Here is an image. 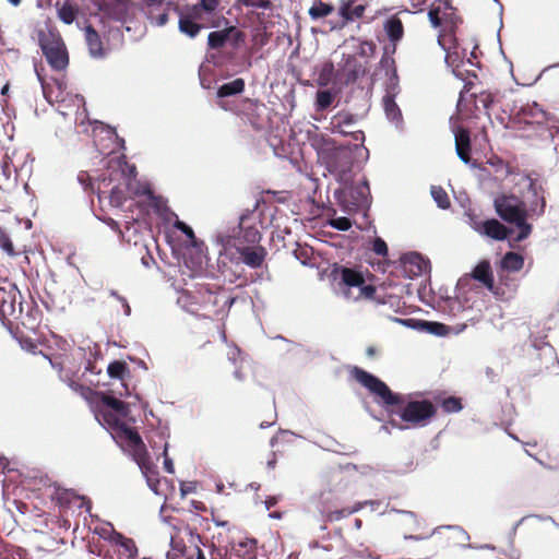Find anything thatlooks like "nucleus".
<instances>
[{
	"label": "nucleus",
	"instance_id": "nucleus-16",
	"mask_svg": "<svg viewBox=\"0 0 559 559\" xmlns=\"http://www.w3.org/2000/svg\"><path fill=\"white\" fill-rule=\"evenodd\" d=\"M243 38L245 35L241 31L235 26H229L222 31L211 32L207 36V46L210 49L218 50L223 48L228 40H231L234 46H238Z\"/></svg>",
	"mask_w": 559,
	"mask_h": 559
},
{
	"label": "nucleus",
	"instance_id": "nucleus-15",
	"mask_svg": "<svg viewBox=\"0 0 559 559\" xmlns=\"http://www.w3.org/2000/svg\"><path fill=\"white\" fill-rule=\"evenodd\" d=\"M97 9L108 17L124 22L130 9V0H93Z\"/></svg>",
	"mask_w": 559,
	"mask_h": 559
},
{
	"label": "nucleus",
	"instance_id": "nucleus-28",
	"mask_svg": "<svg viewBox=\"0 0 559 559\" xmlns=\"http://www.w3.org/2000/svg\"><path fill=\"white\" fill-rule=\"evenodd\" d=\"M17 179V169L13 165L11 158L4 155L1 162L0 173V189H8L10 186H14Z\"/></svg>",
	"mask_w": 559,
	"mask_h": 559
},
{
	"label": "nucleus",
	"instance_id": "nucleus-50",
	"mask_svg": "<svg viewBox=\"0 0 559 559\" xmlns=\"http://www.w3.org/2000/svg\"><path fill=\"white\" fill-rule=\"evenodd\" d=\"M174 226H175V228L180 230L182 234H185L187 236V238H189V240L191 241L192 245H195L197 238H195L193 229L189 225H187L185 222L177 221L174 224Z\"/></svg>",
	"mask_w": 559,
	"mask_h": 559
},
{
	"label": "nucleus",
	"instance_id": "nucleus-49",
	"mask_svg": "<svg viewBox=\"0 0 559 559\" xmlns=\"http://www.w3.org/2000/svg\"><path fill=\"white\" fill-rule=\"evenodd\" d=\"M246 7H252L257 9L271 10L273 4L271 0H238Z\"/></svg>",
	"mask_w": 559,
	"mask_h": 559
},
{
	"label": "nucleus",
	"instance_id": "nucleus-33",
	"mask_svg": "<svg viewBox=\"0 0 559 559\" xmlns=\"http://www.w3.org/2000/svg\"><path fill=\"white\" fill-rule=\"evenodd\" d=\"M362 507H364V503L358 502L353 507H345L342 509H335L333 511H326L324 513V520L328 522L340 521L344 518L349 516L350 514H353L355 512H358L360 509H362Z\"/></svg>",
	"mask_w": 559,
	"mask_h": 559
},
{
	"label": "nucleus",
	"instance_id": "nucleus-29",
	"mask_svg": "<svg viewBox=\"0 0 559 559\" xmlns=\"http://www.w3.org/2000/svg\"><path fill=\"white\" fill-rule=\"evenodd\" d=\"M57 15L64 24H72L79 15V7L70 0L57 1Z\"/></svg>",
	"mask_w": 559,
	"mask_h": 559
},
{
	"label": "nucleus",
	"instance_id": "nucleus-45",
	"mask_svg": "<svg viewBox=\"0 0 559 559\" xmlns=\"http://www.w3.org/2000/svg\"><path fill=\"white\" fill-rule=\"evenodd\" d=\"M377 50V46L372 40H360L357 53L360 57L370 58L373 57Z\"/></svg>",
	"mask_w": 559,
	"mask_h": 559
},
{
	"label": "nucleus",
	"instance_id": "nucleus-18",
	"mask_svg": "<svg viewBox=\"0 0 559 559\" xmlns=\"http://www.w3.org/2000/svg\"><path fill=\"white\" fill-rule=\"evenodd\" d=\"M527 190L532 195L528 209H526L528 217H542L546 212L547 205L544 187L538 185L536 180L531 179Z\"/></svg>",
	"mask_w": 559,
	"mask_h": 559
},
{
	"label": "nucleus",
	"instance_id": "nucleus-43",
	"mask_svg": "<svg viewBox=\"0 0 559 559\" xmlns=\"http://www.w3.org/2000/svg\"><path fill=\"white\" fill-rule=\"evenodd\" d=\"M70 388L75 391V392H79L84 399L86 400H91L93 397H97L99 400L100 397V394L102 393H98V392H95L94 390H92L91 388L88 386H85L83 384H80L75 381H71L69 383Z\"/></svg>",
	"mask_w": 559,
	"mask_h": 559
},
{
	"label": "nucleus",
	"instance_id": "nucleus-11",
	"mask_svg": "<svg viewBox=\"0 0 559 559\" xmlns=\"http://www.w3.org/2000/svg\"><path fill=\"white\" fill-rule=\"evenodd\" d=\"M23 316L21 293L16 286L8 284L0 286V318L2 320H19Z\"/></svg>",
	"mask_w": 559,
	"mask_h": 559
},
{
	"label": "nucleus",
	"instance_id": "nucleus-13",
	"mask_svg": "<svg viewBox=\"0 0 559 559\" xmlns=\"http://www.w3.org/2000/svg\"><path fill=\"white\" fill-rule=\"evenodd\" d=\"M355 123V117L350 112H338L332 118V132L342 135H350L356 142L365 141V133L361 130H353L352 126Z\"/></svg>",
	"mask_w": 559,
	"mask_h": 559
},
{
	"label": "nucleus",
	"instance_id": "nucleus-12",
	"mask_svg": "<svg viewBox=\"0 0 559 559\" xmlns=\"http://www.w3.org/2000/svg\"><path fill=\"white\" fill-rule=\"evenodd\" d=\"M235 248L241 261L251 269H259L265 261L267 251L262 246H238L235 240L226 241V249Z\"/></svg>",
	"mask_w": 559,
	"mask_h": 559
},
{
	"label": "nucleus",
	"instance_id": "nucleus-54",
	"mask_svg": "<svg viewBox=\"0 0 559 559\" xmlns=\"http://www.w3.org/2000/svg\"><path fill=\"white\" fill-rule=\"evenodd\" d=\"M372 250L376 254L385 257L388 254V246L382 238L377 237L373 240Z\"/></svg>",
	"mask_w": 559,
	"mask_h": 559
},
{
	"label": "nucleus",
	"instance_id": "nucleus-38",
	"mask_svg": "<svg viewBox=\"0 0 559 559\" xmlns=\"http://www.w3.org/2000/svg\"><path fill=\"white\" fill-rule=\"evenodd\" d=\"M107 372L110 378L123 380L129 376L130 369L123 360H114L108 365Z\"/></svg>",
	"mask_w": 559,
	"mask_h": 559
},
{
	"label": "nucleus",
	"instance_id": "nucleus-22",
	"mask_svg": "<svg viewBox=\"0 0 559 559\" xmlns=\"http://www.w3.org/2000/svg\"><path fill=\"white\" fill-rule=\"evenodd\" d=\"M471 276L481 283L484 287L497 295V287L495 286L493 274L489 261H480L472 271Z\"/></svg>",
	"mask_w": 559,
	"mask_h": 559
},
{
	"label": "nucleus",
	"instance_id": "nucleus-56",
	"mask_svg": "<svg viewBox=\"0 0 559 559\" xmlns=\"http://www.w3.org/2000/svg\"><path fill=\"white\" fill-rule=\"evenodd\" d=\"M37 313H38L37 309L31 308L26 313L27 321H24L23 319L21 320L22 325L34 329L36 321H37V317H36Z\"/></svg>",
	"mask_w": 559,
	"mask_h": 559
},
{
	"label": "nucleus",
	"instance_id": "nucleus-47",
	"mask_svg": "<svg viewBox=\"0 0 559 559\" xmlns=\"http://www.w3.org/2000/svg\"><path fill=\"white\" fill-rule=\"evenodd\" d=\"M380 66L385 70V73L389 75H396V67L394 58L390 57L386 52L382 56L380 60Z\"/></svg>",
	"mask_w": 559,
	"mask_h": 559
},
{
	"label": "nucleus",
	"instance_id": "nucleus-64",
	"mask_svg": "<svg viewBox=\"0 0 559 559\" xmlns=\"http://www.w3.org/2000/svg\"><path fill=\"white\" fill-rule=\"evenodd\" d=\"M78 179L80 180V182L82 185H85L86 180H90L88 178V175L86 173H81L79 176H78Z\"/></svg>",
	"mask_w": 559,
	"mask_h": 559
},
{
	"label": "nucleus",
	"instance_id": "nucleus-24",
	"mask_svg": "<svg viewBox=\"0 0 559 559\" xmlns=\"http://www.w3.org/2000/svg\"><path fill=\"white\" fill-rule=\"evenodd\" d=\"M401 323L416 328L420 326L421 330L426 331L427 333L437 335V336H445L450 333L451 328L435 321H416L414 319H406V320H399Z\"/></svg>",
	"mask_w": 559,
	"mask_h": 559
},
{
	"label": "nucleus",
	"instance_id": "nucleus-37",
	"mask_svg": "<svg viewBox=\"0 0 559 559\" xmlns=\"http://www.w3.org/2000/svg\"><path fill=\"white\" fill-rule=\"evenodd\" d=\"M383 106H384L385 115L391 121L396 122V123L402 121V112L392 96H390V95L384 96Z\"/></svg>",
	"mask_w": 559,
	"mask_h": 559
},
{
	"label": "nucleus",
	"instance_id": "nucleus-23",
	"mask_svg": "<svg viewBox=\"0 0 559 559\" xmlns=\"http://www.w3.org/2000/svg\"><path fill=\"white\" fill-rule=\"evenodd\" d=\"M384 32L392 44V52H395L396 44L404 37V25L396 15H391L383 24Z\"/></svg>",
	"mask_w": 559,
	"mask_h": 559
},
{
	"label": "nucleus",
	"instance_id": "nucleus-1",
	"mask_svg": "<svg viewBox=\"0 0 559 559\" xmlns=\"http://www.w3.org/2000/svg\"><path fill=\"white\" fill-rule=\"evenodd\" d=\"M352 379L360 383L379 401L389 416L396 415L406 425L397 424L393 418L390 424L399 429L409 427H424L437 414V408L429 400H407L405 395L394 393L382 380L367 372L360 367L353 366L349 369Z\"/></svg>",
	"mask_w": 559,
	"mask_h": 559
},
{
	"label": "nucleus",
	"instance_id": "nucleus-3",
	"mask_svg": "<svg viewBox=\"0 0 559 559\" xmlns=\"http://www.w3.org/2000/svg\"><path fill=\"white\" fill-rule=\"evenodd\" d=\"M223 290L218 285L199 283L193 289L183 292L179 300L192 314L210 318L233 302V299L222 296Z\"/></svg>",
	"mask_w": 559,
	"mask_h": 559
},
{
	"label": "nucleus",
	"instance_id": "nucleus-34",
	"mask_svg": "<svg viewBox=\"0 0 559 559\" xmlns=\"http://www.w3.org/2000/svg\"><path fill=\"white\" fill-rule=\"evenodd\" d=\"M235 554L242 559H255L257 543L253 539H246L233 547Z\"/></svg>",
	"mask_w": 559,
	"mask_h": 559
},
{
	"label": "nucleus",
	"instance_id": "nucleus-19",
	"mask_svg": "<svg viewBox=\"0 0 559 559\" xmlns=\"http://www.w3.org/2000/svg\"><path fill=\"white\" fill-rule=\"evenodd\" d=\"M473 228L493 240H506L508 236L512 233V229L503 225L496 218H490L484 222H475Z\"/></svg>",
	"mask_w": 559,
	"mask_h": 559
},
{
	"label": "nucleus",
	"instance_id": "nucleus-27",
	"mask_svg": "<svg viewBox=\"0 0 559 559\" xmlns=\"http://www.w3.org/2000/svg\"><path fill=\"white\" fill-rule=\"evenodd\" d=\"M85 41L92 57L103 58L106 56V50L104 49L103 40L99 34L95 31V28L92 25L85 27Z\"/></svg>",
	"mask_w": 559,
	"mask_h": 559
},
{
	"label": "nucleus",
	"instance_id": "nucleus-31",
	"mask_svg": "<svg viewBox=\"0 0 559 559\" xmlns=\"http://www.w3.org/2000/svg\"><path fill=\"white\" fill-rule=\"evenodd\" d=\"M109 168L112 169V171H110V181H112L111 176L115 171L121 173V176L126 185H128L129 181L132 178H135L136 176V167L134 165L128 164V162L123 157L117 158L116 160H111Z\"/></svg>",
	"mask_w": 559,
	"mask_h": 559
},
{
	"label": "nucleus",
	"instance_id": "nucleus-51",
	"mask_svg": "<svg viewBox=\"0 0 559 559\" xmlns=\"http://www.w3.org/2000/svg\"><path fill=\"white\" fill-rule=\"evenodd\" d=\"M366 73L365 68L360 64L355 62L352 69L347 72V82H356L358 78L362 76Z\"/></svg>",
	"mask_w": 559,
	"mask_h": 559
},
{
	"label": "nucleus",
	"instance_id": "nucleus-20",
	"mask_svg": "<svg viewBox=\"0 0 559 559\" xmlns=\"http://www.w3.org/2000/svg\"><path fill=\"white\" fill-rule=\"evenodd\" d=\"M27 245L14 230L0 227V249L9 257H16L26 252Z\"/></svg>",
	"mask_w": 559,
	"mask_h": 559
},
{
	"label": "nucleus",
	"instance_id": "nucleus-61",
	"mask_svg": "<svg viewBox=\"0 0 559 559\" xmlns=\"http://www.w3.org/2000/svg\"><path fill=\"white\" fill-rule=\"evenodd\" d=\"M147 7H160L164 0H144Z\"/></svg>",
	"mask_w": 559,
	"mask_h": 559
},
{
	"label": "nucleus",
	"instance_id": "nucleus-58",
	"mask_svg": "<svg viewBox=\"0 0 559 559\" xmlns=\"http://www.w3.org/2000/svg\"><path fill=\"white\" fill-rule=\"evenodd\" d=\"M168 20V14L166 12H163L156 17V25L164 26L167 24Z\"/></svg>",
	"mask_w": 559,
	"mask_h": 559
},
{
	"label": "nucleus",
	"instance_id": "nucleus-21",
	"mask_svg": "<svg viewBox=\"0 0 559 559\" xmlns=\"http://www.w3.org/2000/svg\"><path fill=\"white\" fill-rule=\"evenodd\" d=\"M366 10L367 4L358 3L357 0H342L338 7V15L345 25L364 17Z\"/></svg>",
	"mask_w": 559,
	"mask_h": 559
},
{
	"label": "nucleus",
	"instance_id": "nucleus-6",
	"mask_svg": "<svg viewBox=\"0 0 559 559\" xmlns=\"http://www.w3.org/2000/svg\"><path fill=\"white\" fill-rule=\"evenodd\" d=\"M493 206L497 215L503 222L518 227L519 233L515 241H523L531 235L533 226L527 223L528 212L524 202L519 197L513 193L499 194L493 200Z\"/></svg>",
	"mask_w": 559,
	"mask_h": 559
},
{
	"label": "nucleus",
	"instance_id": "nucleus-17",
	"mask_svg": "<svg viewBox=\"0 0 559 559\" xmlns=\"http://www.w3.org/2000/svg\"><path fill=\"white\" fill-rule=\"evenodd\" d=\"M401 267L404 276L415 278L427 273L430 269V263L419 253L412 252L401 258Z\"/></svg>",
	"mask_w": 559,
	"mask_h": 559
},
{
	"label": "nucleus",
	"instance_id": "nucleus-9",
	"mask_svg": "<svg viewBox=\"0 0 559 559\" xmlns=\"http://www.w3.org/2000/svg\"><path fill=\"white\" fill-rule=\"evenodd\" d=\"M99 416L102 417L100 420H103L110 430L112 438L118 442L124 443L127 447L131 443L140 442L141 436L139 432L124 423L127 417H122L118 415V413L105 408L99 409Z\"/></svg>",
	"mask_w": 559,
	"mask_h": 559
},
{
	"label": "nucleus",
	"instance_id": "nucleus-40",
	"mask_svg": "<svg viewBox=\"0 0 559 559\" xmlns=\"http://www.w3.org/2000/svg\"><path fill=\"white\" fill-rule=\"evenodd\" d=\"M334 100V95L330 91H318L316 94V109L323 111L328 109Z\"/></svg>",
	"mask_w": 559,
	"mask_h": 559
},
{
	"label": "nucleus",
	"instance_id": "nucleus-30",
	"mask_svg": "<svg viewBox=\"0 0 559 559\" xmlns=\"http://www.w3.org/2000/svg\"><path fill=\"white\" fill-rule=\"evenodd\" d=\"M99 401H102L100 408L116 412L122 417H128L130 414L129 405L115 396L102 393Z\"/></svg>",
	"mask_w": 559,
	"mask_h": 559
},
{
	"label": "nucleus",
	"instance_id": "nucleus-41",
	"mask_svg": "<svg viewBox=\"0 0 559 559\" xmlns=\"http://www.w3.org/2000/svg\"><path fill=\"white\" fill-rule=\"evenodd\" d=\"M333 75L334 64L332 62L324 63L318 74L317 84L321 87L328 86L331 83Z\"/></svg>",
	"mask_w": 559,
	"mask_h": 559
},
{
	"label": "nucleus",
	"instance_id": "nucleus-59",
	"mask_svg": "<svg viewBox=\"0 0 559 559\" xmlns=\"http://www.w3.org/2000/svg\"><path fill=\"white\" fill-rule=\"evenodd\" d=\"M107 224L110 226V228H111V229H114V230L118 231V233H119V235H120V237H123V233H122V230L120 229L119 224H118L115 219L109 218V219L107 221Z\"/></svg>",
	"mask_w": 559,
	"mask_h": 559
},
{
	"label": "nucleus",
	"instance_id": "nucleus-14",
	"mask_svg": "<svg viewBox=\"0 0 559 559\" xmlns=\"http://www.w3.org/2000/svg\"><path fill=\"white\" fill-rule=\"evenodd\" d=\"M246 219H247V216L246 215H242L240 217V222H239V233L238 235H225L222 237V241H223V245L224 247L226 248V241L228 239H233L235 240V242L238 245V246H257L262 236H261V233L259 231V229L254 226H246Z\"/></svg>",
	"mask_w": 559,
	"mask_h": 559
},
{
	"label": "nucleus",
	"instance_id": "nucleus-48",
	"mask_svg": "<svg viewBox=\"0 0 559 559\" xmlns=\"http://www.w3.org/2000/svg\"><path fill=\"white\" fill-rule=\"evenodd\" d=\"M329 224L341 231H346L352 227V221L348 217H335L331 218Z\"/></svg>",
	"mask_w": 559,
	"mask_h": 559
},
{
	"label": "nucleus",
	"instance_id": "nucleus-62",
	"mask_svg": "<svg viewBox=\"0 0 559 559\" xmlns=\"http://www.w3.org/2000/svg\"><path fill=\"white\" fill-rule=\"evenodd\" d=\"M277 502V499L275 497H269L266 500H265V506H266V509L270 510L272 507H274Z\"/></svg>",
	"mask_w": 559,
	"mask_h": 559
},
{
	"label": "nucleus",
	"instance_id": "nucleus-7",
	"mask_svg": "<svg viewBox=\"0 0 559 559\" xmlns=\"http://www.w3.org/2000/svg\"><path fill=\"white\" fill-rule=\"evenodd\" d=\"M341 281L347 287H358L360 289L359 296L360 298L374 300L378 304H388L393 305L392 299H395L393 296H386L384 294H380V290H383L382 287L378 288L373 285H365V277L361 272L349 269L342 267L340 271Z\"/></svg>",
	"mask_w": 559,
	"mask_h": 559
},
{
	"label": "nucleus",
	"instance_id": "nucleus-4",
	"mask_svg": "<svg viewBox=\"0 0 559 559\" xmlns=\"http://www.w3.org/2000/svg\"><path fill=\"white\" fill-rule=\"evenodd\" d=\"M428 20L433 28L438 31V45L447 50L449 44L456 45V33L463 24V17L453 0H433L428 9Z\"/></svg>",
	"mask_w": 559,
	"mask_h": 559
},
{
	"label": "nucleus",
	"instance_id": "nucleus-10",
	"mask_svg": "<svg viewBox=\"0 0 559 559\" xmlns=\"http://www.w3.org/2000/svg\"><path fill=\"white\" fill-rule=\"evenodd\" d=\"M128 448L133 456V460L136 462L143 475L145 476L147 485L152 490L157 492V486L159 484L158 471L155 463L151 460L142 438L140 437L139 443H131L128 445Z\"/></svg>",
	"mask_w": 559,
	"mask_h": 559
},
{
	"label": "nucleus",
	"instance_id": "nucleus-53",
	"mask_svg": "<svg viewBox=\"0 0 559 559\" xmlns=\"http://www.w3.org/2000/svg\"><path fill=\"white\" fill-rule=\"evenodd\" d=\"M36 70V74H37V78L41 84V90H43V94L45 96V98L49 102V103H52V87L50 86V84H48L47 82H45L44 78L40 75L39 71L37 69Z\"/></svg>",
	"mask_w": 559,
	"mask_h": 559
},
{
	"label": "nucleus",
	"instance_id": "nucleus-32",
	"mask_svg": "<svg viewBox=\"0 0 559 559\" xmlns=\"http://www.w3.org/2000/svg\"><path fill=\"white\" fill-rule=\"evenodd\" d=\"M334 12V7L322 0H314L312 5L308 10L309 16L313 21H318L331 15Z\"/></svg>",
	"mask_w": 559,
	"mask_h": 559
},
{
	"label": "nucleus",
	"instance_id": "nucleus-2",
	"mask_svg": "<svg viewBox=\"0 0 559 559\" xmlns=\"http://www.w3.org/2000/svg\"><path fill=\"white\" fill-rule=\"evenodd\" d=\"M221 0H198L195 4L180 8L175 5L178 14L179 32L189 38H195L202 29L215 28L221 24L217 9Z\"/></svg>",
	"mask_w": 559,
	"mask_h": 559
},
{
	"label": "nucleus",
	"instance_id": "nucleus-63",
	"mask_svg": "<svg viewBox=\"0 0 559 559\" xmlns=\"http://www.w3.org/2000/svg\"><path fill=\"white\" fill-rule=\"evenodd\" d=\"M473 85L474 83L472 81H466L463 91L461 92V97H463V93H468L472 90Z\"/></svg>",
	"mask_w": 559,
	"mask_h": 559
},
{
	"label": "nucleus",
	"instance_id": "nucleus-36",
	"mask_svg": "<svg viewBox=\"0 0 559 559\" xmlns=\"http://www.w3.org/2000/svg\"><path fill=\"white\" fill-rule=\"evenodd\" d=\"M245 90V80L243 79H235L231 82L225 83L221 85L217 90L218 97H227L231 95H237L242 93Z\"/></svg>",
	"mask_w": 559,
	"mask_h": 559
},
{
	"label": "nucleus",
	"instance_id": "nucleus-44",
	"mask_svg": "<svg viewBox=\"0 0 559 559\" xmlns=\"http://www.w3.org/2000/svg\"><path fill=\"white\" fill-rule=\"evenodd\" d=\"M441 407L445 413H457L462 409V403L459 397L449 396L442 400Z\"/></svg>",
	"mask_w": 559,
	"mask_h": 559
},
{
	"label": "nucleus",
	"instance_id": "nucleus-26",
	"mask_svg": "<svg viewBox=\"0 0 559 559\" xmlns=\"http://www.w3.org/2000/svg\"><path fill=\"white\" fill-rule=\"evenodd\" d=\"M328 166L331 171L343 175L350 170L352 156L344 150H336L331 156Z\"/></svg>",
	"mask_w": 559,
	"mask_h": 559
},
{
	"label": "nucleus",
	"instance_id": "nucleus-8",
	"mask_svg": "<svg viewBox=\"0 0 559 559\" xmlns=\"http://www.w3.org/2000/svg\"><path fill=\"white\" fill-rule=\"evenodd\" d=\"M370 189L367 181L335 192V198L347 214H354L369 205Z\"/></svg>",
	"mask_w": 559,
	"mask_h": 559
},
{
	"label": "nucleus",
	"instance_id": "nucleus-52",
	"mask_svg": "<svg viewBox=\"0 0 559 559\" xmlns=\"http://www.w3.org/2000/svg\"><path fill=\"white\" fill-rule=\"evenodd\" d=\"M493 95L489 92H481L476 98V102L480 104L485 109H489L493 104Z\"/></svg>",
	"mask_w": 559,
	"mask_h": 559
},
{
	"label": "nucleus",
	"instance_id": "nucleus-60",
	"mask_svg": "<svg viewBox=\"0 0 559 559\" xmlns=\"http://www.w3.org/2000/svg\"><path fill=\"white\" fill-rule=\"evenodd\" d=\"M236 356H238V357L240 356V350H239V348L234 347V348L230 350V353H229V359H231L234 362H236V360H237V357H236Z\"/></svg>",
	"mask_w": 559,
	"mask_h": 559
},
{
	"label": "nucleus",
	"instance_id": "nucleus-42",
	"mask_svg": "<svg viewBox=\"0 0 559 559\" xmlns=\"http://www.w3.org/2000/svg\"><path fill=\"white\" fill-rule=\"evenodd\" d=\"M431 195L440 209L447 210L450 207L449 195L442 187L432 186Z\"/></svg>",
	"mask_w": 559,
	"mask_h": 559
},
{
	"label": "nucleus",
	"instance_id": "nucleus-25",
	"mask_svg": "<svg viewBox=\"0 0 559 559\" xmlns=\"http://www.w3.org/2000/svg\"><path fill=\"white\" fill-rule=\"evenodd\" d=\"M455 150L460 159L468 164L471 162V138L469 131L460 128L455 133Z\"/></svg>",
	"mask_w": 559,
	"mask_h": 559
},
{
	"label": "nucleus",
	"instance_id": "nucleus-55",
	"mask_svg": "<svg viewBox=\"0 0 559 559\" xmlns=\"http://www.w3.org/2000/svg\"><path fill=\"white\" fill-rule=\"evenodd\" d=\"M168 443L167 442H164L163 444V455H164V468L167 473L169 474H174L175 473V467H174V463L171 461V459L168 456Z\"/></svg>",
	"mask_w": 559,
	"mask_h": 559
},
{
	"label": "nucleus",
	"instance_id": "nucleus-5",
	"mask_svg": "<svg viewBox=\"0 0 559 559\" xmlns=\"http://www.w3.org/2000/svg\"><path fill=\"white\" fill-rule=\"evenodd\" d=\"M38 46L49 67L57 72L64 71L70 62L69 51L60 32L50 23L36 28Z\"/></svg>",
	"mask_w": 559,
	"mask_h": 559
},
{
	"label": "nucleus",
	"instance_id": "nucleus-57",
	"mask_svg": "<svg viewBox=\"0 0 559 559\" xmlns=\"http://www.w3.org/2000/svg\"><path fill=\"white\" fill-rule=\"evenodd\" d=\"M110 296L115 297L117 300H119L123 307V311H124V314L126 316H130L131 314V307L128 302V300L123 297V296H120L116 290H110Z\"/></svg>",
	"mask_w": 559,
	"mask_h": 559
},
{
	"label": "nucleus",
	"instance_id": "nucleus-39",
	"mask_svg": "<svg viewBox=\"0 0 559 559\" xmlns=\"http://www.w3.org/2000/svg\"><path fill=\"white\" fill-rule=\"evenodd\" d=\"M448 45L449 48L444 50L447 52L445 62L449 67L453 69V72L457 78L463 79L462 73L459 71L460 63L462 62L461 56L457 53V51H451L452 48L455 49L457 47V44L451 45L448 43Z\"/></svg>",
	"mask_w": 559,
	"mask_h": 559
},
{
	"label": "nucleus",
	"instance_id": "nucleus-35",
	"mask_svg": "<svg viewBox=\"0 0 559 559\" xmlns=\"http://www.w3.org/2000/svg\"><path fill=\"white\" fill-rule=\"evenodd\" d=\"M501 266L511 272H519L524 266V258L516 252H507L502 258Z\"/></svg>",
	"mask_w": 559,
	"mask_h": 559
},
{
	"label": "nucleus",
	"instance_id": "nucleus-46",
	"mask_svg": "<svg viewBox=\"0 0 559 559\" xmlns=\"http://www.w3.org/2000/svg\"><path fill=\"white\" fill-rule=\"evenodd\" d=\"M124 199V192L120 188V185H116L110 189L109 202L112 206H120Z\"/></svg>",
	"mask_w": 559,
	"mask_h": 559
}]
</instances>
